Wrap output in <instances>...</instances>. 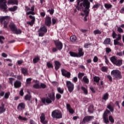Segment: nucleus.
<instances>
[{"mask_svg":"<svg viewBox=\"0 0 124 124\" xmlns=\"http://www.w3.org/2000/svg\"><path fill=\"white\" fill-rule=\"evenodd\" d=\"M90 5L91 3L89 2V0H78L77 5L76 6V7L78 11L83 9V7H84L83 12L85 13L86 17H87L90 12Z\"/></svg>","mask_w":124,"mask_h":124,"instance_id":"nucleus-1","label":"nucleus"},{"mask_svg":"<svg viewBox=\"0 0 124 124\" xmlns=\"http://www.w3.org/2000/svg\"><path fill=\"white\" fill-rule=\"evenodd\" d=\"M41 101L44 105H46V103L47 105L51 104L52 101H55V93H50L48 94V97L46 98H42L41 99Z\"/></svg>","mask_w":124,"mask_h":124,"instance_id":"nucleus-2","label":"nucleus"},{"mask_svg":"<svg viewBox=\"0 0 124 124\" xmlns=\"http://www.w3.org/2000/svg\"><path fill=\"white\" fill-rule=\"evenodd\" d=\"M9 27L13 32V33H15V34H20L22 33V31H21L20 29H17L16 25H15L14 23L13 22H11L9 25Z\"/></svg>","mask_w":124,"mask_h":124,"instance_id":"nucleus-3","label":"nucleus"},{"mask_svg":"<svg viewBox=\"0 0 124 124\" xmlns=\"http://www.w3.org/2000/svg\"><path fill=\"white\" fill-rule=\"evenodd\" d=\"M10 19L9 16H0V23L1 25L3 24V28L7 29L8 26V21Z\"/></svg>","mask_w":124,"mask_h":124,"instance_id":"nucleus-4","label":"nucleus"},{"mask_svg":"<svg viewBox=\"0 0 124 124\" xmlns=\"http://www.w3.org/2000/svg\"><path fill=\"white\" fill-rule=\"evenodd\" d=\"M111 74L114 80H119L122 79V75L121 72L118 70H113L111 71Z\"/></svg>","mask_w":124,"mask_h":124,"instance_id":"nucleus-5","label":"nucleus"},{"mask_svg":"<svg viewBox=\"0 0 124 124\" xmlns=\"http://www.w3.org/2000/svg\"><path fill=\"white\" fill-rule=\"evenodd\" d=\"M51 116L53 119H62V113L58 109H55L52 112Z\"/></svg>","mask_w":124,"mask_h":124,"instance_id":"nucleus-6","label":"nucleus"},{"mask_svg":"<svg viewBox=\"0 0 124 124\" xmlns=\"http://www.w3.org/2000/svg\"><path fill=\"white\" fill-rule=\"evenodd\" d=\"M6 3H7L6 0H0V9H2L4 12H7L8 11L7 8H8V7H7Z\"/></svg>","mask_w":124,"mask_h":124,"instance_id":"nucleus-7","label":"nucleus"},{"mask_svg":"<svg viewBox=\"0 0 124 124\" xmlns=\"http://www.w3.org/2000/svg\"><path fill=\"white\" fill-rule=\"evenodd\" d=\"M25 10L28 12L26 14L27 15H30V14H31V15H35V13L33 12L34 11V6H32L31 8L28 6H25Z\"/></svg>","mask_w":124,"mask_h":124,"instance_id":"nucleus-8","label":"nucleus"},{"mask_svg":"<svg viewBox=\"0 0 124 124\" xmlns=\"http://www.w3.org/2000/svg\"><path fill=\"white\" fill-rule=\"evenodd\" d=\"M93 119H94V117H93V116H86L83 119L82 124H85L86 123H89L91 121H93Z\"/></svg>","mask_w":124,"mask_h":124,"instance_id":"nucleus-9","label":"nucleus"},{"mask_svg":"<svg viewBox=\"0 0 124 124\" xmlns=\"http://www.w3.org/2000/svg\"><path fill=\"white\" fill-rule=\"evenodd\" d=\"M66 86L68 88V90L70 93H72L73 90H74V84L70 81H66Z\"/></svg>","mask_w":124,"mask_h":124,"instance_id":"nucleus-10","label":"nucleus"},{"mask_svg":"<svg viewBox=\"0 0 124 124\" xmlns=\"http://www.w3.org/2000/svg\"><path fill=\"white\" fill-rule=\"evenodd\" d=\"M54 43L55 44V46H56V48L58 49V50H62V43L60 40H57L56 41H54Z\"/></svg>","mask_w":124,"mask_h":124,"instance_id":"nucleus-11","label":"nucleus"},{"mask_svg":"<svg viewBox=\"0 0 124 124\" xmlns=\"http://www.w3.org/2000/svg\"><path fill=\"white\" fill-rule=\"evenodd\" d=\"M61 72L63 76H64L67 78H70V76L71 75V74H70V72H68L64 69H62L61 70Z\"/></svg>","mask_w":124,"mask_h":124,"instance_id":"nucleus-12","label":"nucleus"},{"mask_svg":"<svg viewBox=\"0 0 124 124\" xmlns=\"http://www.w3.org/2000/svg\"><path fill=\"white\" fill-rule=\"evenodd\" d=\"M40 119V122L41 123H42V124H48V121L46 120V117H45V114H44V113L41 114Z\"/></svg>","mask_w":124,"mask_h":124,"instance_id":"nucleus-13","label":"nucleus"},{"mask_svg":"<svg viewBox=\"0 0 124 124\" xmlns=\"http://www.w3.org/2000/svg\"><path fill=\"white\" fill-rule=\"evenodd\" d=\"M29 17L31 19V21H28L27 24L30 25V26H33L34 22H35V17L32 15H30Z\"/></svg>","mask_w":124,"mask_h":124,"instance_id":"nucleus-14","label":"nucleus"},{"mask_svg":"<svg viewBox=\"0 0 124 124\" xmlns=\"http://www.w3.org/2000/svg\"><path fill=\"white\" fill-rule=\"evenodd\" d=\"M52 24V21L51 20V17L49 16H46L45 19V25L47 27H50Z\"/></svg>","mask_w":124,"mask_h":124,"instance_id":"nucleus-15","label":"nucleus"},{"mask_svg":"<svg viewBox=\"0 0 124 124\" xmlns=\"http://www.w3.org/2000/svg\"><path fill=\"white\" fill-rule=\"evenodd\" d=\"M22 83L19 80H16L14 84V86L16 89H19L21 88Z\"/></svg>","mask_w":124,"mask_h":124,"instance_id":"nucleus-16","label":"nucleus"},{"mask_svg":"<svg viewBox=\"0 0 124 124\" xmlns=\"http://www.w3.org/2000/svg\"><path fill=\"white\" fill-rule=\"evenodd\" d=\"M25 107L26 105H25V103H21L18 104L17 109L19 110V111H22V110H24V109H25Z\"/></svg>","mask_w":124,"mask_h":124,"instance_id":"nucleus-17","label":"nucleus"},{"mask_svg":"<svg viewBox=\"0 0 124 124\" xmlns=\"http://www.w3.org/2000/svg\"><path fill=\"white\" fill-rule=\"evenodd\" d=\"M66 108L67 110H68V111L70 114H74V110L72 108H71V106H70V104H66Z\"/></svg>","mask_w":124,"mask_h":124,"instance_id":"nucleus-18","label":"nucleus"},{"mask_svg":"<svg viewBox=\"0 0 124 124\" xmlns=\"http://www.w3.org/2000/svg\"><path fill=\"white\" fill-rule=\"evenodd\" d=\"M55 63V69L56 70H58V69H60V67H61V62L59 61H55L54 62Z\"/></svg>","mask_w":124,"mask_h":124,"instance_id":"nucleus-19","label":"nucleus"},{"mask_svg":"<svg viewBox=\"0 0 124 124\" xmlns=\"http://www.w3.org/2000/svg\"><path fill=\"white\" fill-rule=\"evenodd\" d=\"M7 2L8 4H16L18 5V0H9Z\"/></svg>","mask_w":124,"mask_h":124,"instance_id":"nucleus-20","label":"nucleus"},{"mask_svg":"<svg viewBox=\"0 0 124 124\" xmlns=\"http://www.w3.org/2000/svg\"><path fill=\"white\" fill-rule=\"evenodd\" d=\"M1 106L0 107V114L4 113L5 112V108H4V104H1Z\"/></svg>","mask_w":124,"mask_h":124,"instance_id":"nucleus-21","label":"nucleus"},{"mask_svg":"<svg viewBox=\"0 0 124 124\" xmlns=\"http://www.w3.org/2000/svg\"><path fill=\"white\" fill-rule=\"evenodd\" d=\"M111 112L108 109H106L103 114V118H108V115H110Z\"/></svg>","mask_w":124,"mask_h":124,"instance_id":"nucleus-22","label":"nucleus"},{"mask_svg":"<svg viewBox=\"0 0 124 124\" xmlns=\"http://www.w3.org/2000/svg\"><path fill=\"white\" fill-rule=\"evenodd\" d=\"M118 60V58L116 56H112L110 58V60L113 63L115 64L116 63V61Z\"/></svg>","mask_w":124,"mask_h":124,"instance_id":"nucleus-23","label":"nucleus"},{"mask_svg":"<svg viewBox=\"0 0 124 124\" xmlns=\"http://www.w3.org/2000/svg\"><path fill=\"white\" fill-rule=\"evenodd\" d=\"M114 64H116L117 66H121L123 64V61L121 60H117Z\"/></svg>","mask_w":124,"mask_h":124,"instance_id":"nucleus-24","label":"nucleus"},{"mask_svg":"<svg viewBox=\"0 0 124 124\" xmlns=\"http://www.w3.org/2000/svg\"><path fill=\"white\" fill-rule=\"evenodd\" d=\"M31 80H32V78H28L26 79V86L27 87H28V86H30V85L31 84Z\"/></svg>","mask_w":124,"mask_h":124,"instance_id":"nucleus-25","label":"nucleus"},{"mask_svg":"<svg viewBox=\"0 0 124 124\" xmlns=\"http://www.w3.org/2000/svg\"><path fill=\"white\" fill-rule=\"evenodd\" d=\"M21 72L24 76L28 75V69L27 68H21Z\"/></svg>","mask_w":124,"mask_h":124,"instance_id":"nucleus-26","label":"nucleus"},{"mask_svg":"<svg viewBox=\"0 0 124 124\" xmlns=\"http://www.w3.org/2000/svg\"><path fill=\"white\" fill-rule=\"evenodd\" d=\"M93 81L94 82H95L96 83H97V85H99L98 83H99L100 78H99V77H98L95 76L93 78Z\"/></svg>","mask_w":124,"mask_h":124,"instance_id":"nucleus-27","label":"nucleus"},{"mask_svg":"<svg viewBox=\"0 0 124 124\" xmlns=\"http://www.w3.org/2000/svg\"><path fill=\"white\" fill-rule=\"evenodd\" d=\"M78 57H82V56H84L83 48H79L78 49Z\"/></svg>","mask_w":124,"mask_h":124,"instance_id":"nucleus-28","label":"nucleus"},{"mask_svg":"<svg viewBox=\"0 0 124 124\" xmlns=\"http://www.w3.org/2000/svg\"><path fill=\"white\" fill-rule=\"evenodd\" d=\"M82 81L85 82L86 84H89L90 80H89V78L86 76H84L83 78Z\"/></svg>","mask_w":124,"mask_h":124,"instance_id":"nucleus-29","label":"nucleus"},{"mask_svg":"<svg viewBox=\"0 0 124 124\" xmlns=\"http://www.w3.org/2000/svg\"><path fill=\"white\" fill-rule=\"evenodd\" d=\"M110 42H111V39H110V38H107L104 40L103 44H107V45H109Z\"/></svg>","mask_w":124,"mask_h":124,"instance_id":"nucleus-30","label":"nucleus"},{"mask_svg":"<svg viewBox=\"0 0 124 124\" xmlns=\"http://www.w3.org/2000/svg\"><path fill=\"white\" fill-rule=\"evenodd\" d=\"M94 110V109H93V106H90L88 108V112L91 114H92V113H93Z\"/></svg>","mask_w":124,"mask_h":124,"instance_id":"nucleus-31","label":"nucleus"},{"mask_svg":"<svg viewBox=\"0 0 124 124\" xmlns=\"http://www.w3.org/2000/svg\"><path fill=\"white\" fill-rule=\"evenodd\" d=\"M70 39L72 42H75L77 40V38L76 36L73 35L70 37Z\"/></svg>","mask_w":124,"mask_h":124,"instance_id":"nucleus-32","label":"nucleus"},{"mask_svg":"<svg viewBox=\"0 0 124 124\" xmlns=\"http://www.w3.org/2000/svg\"><path fill=\"white\" fill-rule=\"evenodd\" d=\"M17 8H18V7H17V6H14L13 7L9 8V11H11L13 12L14 11H16Z\"/></svg>","mask_w":124,"mask_h":124,"instance_id":"nucleus-33","label":"nucleus"},{"mask_svg":"<svg viewBox=\"0 0 124 124\" xmlns=\"http://www.w3.org/2000/svg\"><path fill=\"white\" fill-rule=\"evenodd\" d=\"M69 54L71 57H79L78 53H76L75 52L70 51Z\"/></svg>","mask_w":124,"mask_h":124,"instance_id":"nucleus-34","label":"nucleus"},{"mask_svg":"<svg viewBox=\"0 0 124 124\" xmlns=\"http://www.w3.org/2000/svg\"><path fill=\"white\" fill-rule=\"evenodd\" d=\"M119 40L115 39L114 40V45H118L119 46H122V44L119 42Z\"/></svg>","mask_w":124,"mask_h":124,"instance_id":"nucleus-35","label":"nucleus"},{"mask_svg":"<svg viewBox=\"0 0 124 124\" xmlns=\"http://www.w3.org/2000/svg\"><path fill=\"white\" fill-rule=\"evenodd\" d=\"M39 30L45 32V33H46V32H47V28H46L45 26L41 27Z\"/></svg>","mask_w":124,"mask_h":124,"instance_id":"nucleus-36","label":"nucleus"},{"mask_svg":"<svg viewBox=\"0 0 124 124\" xmlns=\"http://www.w3.org/2000/svg\"><path fill=\"white\" fill-rule=\"evenodd\" d=\"M108 95H109L108 94V93H106L103 95L102 99H103V100H107V99H108Z\"/></svg>","mask_w":124,"mask_h":124,"instance_id":"nucleus-37","label":"nucleus"},{"mask_svg":"<svg viewBox=\"0 0 124 124\" xmlns=\"http://www.w3.org/2000/svg\"><path fill=\"white\" fill-rule=\"evenodd\" d=\"M40 60V58H39V57H35L33 59V63H36L38 62H39Z\"/></svg>","mask_w":124,"mask_h":124,"instance_id":"nucleus-38","label":"nucleus"},{"mask_svg":"<svg viewBox=\"0 0 124 124\" xmlns=\"http://www.w3.org/2000/svg\"><path fill=\"white\" fill-rule=\"evenodd\" d=\"M117 31L119 32L120 33H124V30L122 28L119 26H117Z\"/></svg>","mask_w":124,"mask_h":124,"instance_id":"nucleus-39","label":"nucleus"},{"mask_svg":"<svg viewBox=\"0 0 124 124\" xmlns=\"http://www.w3.org/2000/svg\"><path fill=\"white\" fill-rule=\"evenodd\" d=\"M33 88L34 89H40V84L39 83H35L33 84Z\"/></svg>","mask_w":124,"mask_h":124,"instance_id":"nucleus-40","label":"nucleus"},{"mask_svg":"<svg viewBox=\"0 0 124 124\" xmlns=\"http://www.w3.org/2000/svg\"><path fill=\"white\" fill-rule=\"evenodd\" d=\"M46 66H47L48 68H53V67H54V66H53V64H52V63L50 62H47L46 63Z\"/></svg>","mask_w":124,"mask_h":124,"instance_id":"nucleus-41","label":"nucleus"},{"mask_svg":"<svg viewBox=\"0 0 124 124\" xmlns=\"http://www.w3.org/2000/svg\"><path fill=\"white\" fill-rule=\"evenodd\" d=\"M93 33L95 35L96 34H101L102 32L99 30H96L93 31Z\"/></svg>","mask_w":124,"mask_h":124,"instance_id":"nucleus-42","label":"nucleus"},{"mask_svg":"<svg viewBox=\"0 0 124 124\" xmlns=\"http://www.w3.org/2000/svg\"><path fill=\"white\" fill-rule=\"evenodd\" d=\"M107 108L109 109V110H110V112H114V108H113V107H112V105H108L107 106Z\"/></svg>","mask_w":124,"mask_h":124,"instance_id":"nucleus-43","label":"nucleus"},{"mask_svg":"<svg viewBox=\"0 0 124 124\" xmlns=\"http://www.w3.org/2000/svg\"><path fill=\"white\" fill-rule=\"evenodd\" d=\"M38 35L39 36H41V37H42V36H44V34H45L46 33H45L43 31H42L41 30H38Z\"/></svg>","mask_w":124,"mask_h":124,"instance_id":"nucleus-44","label":"nucleus"},{"mask_svg":"<svg viewBox=\"0 0 124 124\" xmlns=\"http://www.w3.org/2000/svg\"><path fill=\"white\" fill-rule=\"evenodd\" d=\"M31 94H27L25 96V99L26 100H31Z\"/></svg>","mask_w":124,"mask_h":124,"instance_id":"nucleus-45","label":"nucleus"},{"mask_svg":"<svg viewBox=\"0 0 124 124\" xmlns=\"http://www.w3.org/2000/svg\"><path fill=\"white\" fill-rule=\"evenodd\" d=\"M108 120L109 121H110V123L113 124L114 123L115 120H114V118H113V116L111 115H109L108 117Z\"/></svg>","mask_w":124,"mask_h":124,"instance_id":"nucleus-46","label":"nucleus"},{"mask_svg":"<svg viewBox=\"0 0 124 124\" xmlns=\"http://www.w3.org/2000/svg\"><path fill=\"white\" fill-rule=\"evenodd\" d=\"M84 75H85V74L84 73H79L78 74V78H79L80 79H82Z\"/></svg>","mask_w":124,"mask_h":124,"instance_id":"nucleus-47","label":"nucleus"},{"mask_svg":"<svg viewBox=\"0 0 124 124\" xmlns=\"http://www.w3.org/2000/svg\"><path fill=\"white\" fill-rule=\"evenodd\" d=\"M81 90L83 91L84 94H87L88 93V90L84 87H81Z\"/></svg>","mask_w":124,"mask_h":124,"instance_id":"nucleus-48","label":"nucleus"},{"mask_svg":"<svg viewBox=\"0 0 124 124\" xmlns=\"http://www.w3.org/2000/svg\"><path fill=\"white\" fill-rule=\"evenodd\" d=\"M18 119L21 120V121H28V118L26 117H23L21 115L18 116Z\"/></svg>","mask_w":124,"mask_h":124,"instance_id":"nucleus-49","label":"nucleus"},{"mask_svg":"<svg viewBox=\"0 0 124 124\" xmlns=\"http://www.w3.org/2000/svg\"><path fill=\"white\" fill-rule=\"evenodd\" d=\"M101 70L103 71V72H107V71L108 70V67L103 66L101 68Z\"/></svg>","mask_w":124,"mask_h":124,"instance_id":"nucleus-50","label":"nucleus"},{"mask_svg":"<svg viewBox=\"0 0 124 124\" xmlns=\"http://www.w3.org/2000/svg\"><path fill=\"white\" fill-rule=\"evenodd\" d=\"M104 122L105 124H109V120H108V117H103Z\"/></svg>","mask_w":124,"mask_h":124,"instance_id":"nucleus-51","label":"nucleus"},{"mask_svg":"<svg viewBox=\"0 0 124 124\" xmlns=\"http://www.w3.org/2000/svg\"><path fill=\"white\" fill-rule=\"evenodd\" d=\"M57 91L58 93H61V94H62L63 93V90L61 88V87H58L57 88Z\"/></svg>","mask_w":124,"mask_h":124,"instance_id":"nucleus-52","label":"nucleus"},{"mask_svg":"<svg viewBox=\"0 0 124 124\" xmlns=\"http://www.w3.org/2000/svg\"><path fill=\"white\" fill-rule=\"evenodd\" d=\"M105 7L109 9L110 8H112V5L110 4H105Z\"/></svg>","mask_w":124,"mask_h":124,"instance_id":"nucleus-53","label":"nucleus"},{"mask_svg":"<svg viewBox=\"0 0 124 124\" xmlns=\"http://www.w3.org/2000/svg\"><path fill=\"white\" fill-rule=\"evenodd\" d=\"M5 39V38L2 36H0V43L1 44H3V40Z\"/></svg>","mask_w":124,"mask_h":124,"instance_id":"nucleus-54","label":"nucleus"},{"mask_svg":"<svg viewBox=\"0 0 124 124\" xmlns=\"http://www.w3.org/2000/svg\"><path fill=\"white\" fill-rule=\"evenodd\" d=\"M46 88V85L44 83H41L40 84V89H45Z\"/></svg>","mask_w":124,"mask_h":124,"instance_id":"nucleus-55","label":"nucleus"},{"mask_svg":"<svg viewBox=\"0 0 124 124\" xmlns=\"http://www.w3.org/2000/svg\"><path fill=\"white\" fill-rule=\"evenodd\" d=\"M9 80L10 84H11L12 85V86H13V82H14V80L15 79L13 78H9Z\"/></svg>","mask_w":124,"mask_h":124,"instance_id":"nucleus-56","label":"nucleus"},{"mask_svg":"<svg viewBox=\"0 0 124 124\" xmlns=\"http://www.w3.org/2000/svg\"><path fill=\"white\" fill-rule=\"evenodd\" d=\"M100 6V4L97 3L93 6V8H98Z\"/></svg>","mask_w":124,"mask_h":124,"instance_id":"nucleus-57","label":"nucleus"},{"mask_svg":"<svg viewBox=\"0 0 124 124\" xmlns=\"http://www.w3.org/2000/svg\"><path fill=\"white\" fill-rule=\"evenodd\" d=\"M111 49L109 47H107L106 48V52L107 53V54H109V53H110V52H111Z\"/></svg>","mask_w":124,"mask_h":124,"instance_id":"nucleus-58","label":"nucleus"},{"mask_svg":"<svg viewBox=\"0 0 124 124\" xmlns=\"http://www.w3.org/2000/svg\"><path fill=\"white\" fill-rule=\"evenodd\" d=\"M10 94V93H7L5 94V95H4V98H6V99H7L8 98V97H9V95Z\"/></svg>","mask_w":124,"mask_h":124,"instance_id":"nucleus-59","label":"nucleus"},{"mask_svg":"<svg viewBox=\"0 0 124 124\" xmlns=\"http://www.w3.org/2000/svg\"><path fill=\"white\" fill-rule=\"evenodd\" d=\"M47 12H49L51 15H53V14H54V10L53 9H51V10H47Z\"/></svg>","mask_w":124,"mask_h":124,"instance_id":"nucleus-60","label":"nucleus"},{"mask_svg":"<svg viewBox=\"0 0 124 124\" xmlns=\"http://www.w3.org/2000/svg\"><path fill=\"white\" fill-rule=\"evenodd\" d=\"M117 36L118 37L116 39L117 40H121L122 39V35L121 34H118Z\"/></svg>","mask_w":124,"mask_h":124,"instance_id":"nucleus-61","label":"nucleus"},{"mask_svg":"<svg viewBox=\"0 0 124 124\" xmlns=\"http://www.w3.org/2000/svg\"><path fill=\"white\" fill-rule=\"evenodd\" d=\"M93 61L94 62H98V58H97L96 56H95L93 59Z\"/></svg>","mask_w":124,"mask_h":124,"instance_id":"nucleus-62","label":"nucleus"},{"mask_svg":"<svg viewBox=\"0 0 124 124\" xmlns=\"http://www.w3.org/2000/svg\"><path fill=\"white\" fill-rule=\"evenodd\" d=\"M117 35H117L116 32H115V31H113V32H112V37H113V38H116V37Z\"/></svg>","mask_w":124,"mask_h":124,"instance_id":"nucleus-63","label":"nucleus"},{"mask_svg":"<svg viewBox=\"0 0 124 124\" xmlns=\"http://www.w3.org/2000/svg\"><path fill=\"white\" fill-rule=\"evenodd\" d=\"M56 96L57 99H60L61 97H62V95H61L60 94L57 93L56 94Z\"/></svg>","mask_w":124,"mask_h":124,"instance_id":"nucleus-64","label":"nucleus"}]
</instances>
